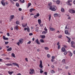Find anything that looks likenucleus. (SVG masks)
Returning <instances> with one entry per match:
<instances>
[{"mask_svg": "<svg viewBox=\"0 0 75 75\" xmlns=\"http://www.w3.org/2000/svg\"><path fill=\"white\" fill-rule=\"evenodd\" d=\"M56 8H57V6H51L50 7V9L53 11H56Z\"/></svg>", "mask_w": 75, "mask_h": 75, "instance_id": "obj_1", "label": "nucleus"}, {"mask_svg": "<svg viewBox=\"0 0 75 75\" xmlns=\"http://www.w3.org/2000/svg\"><path fill=\"white\" fill-rule=\"evenodd\" d=\"M72 0H68V1H67L66 3L67 4V5H69V6H72V4L70 3V2H72Z\"/></svg>", "mask_w": 75, "mask_h": 75, "instance_id": "obj_2", "label": "nucleus"}, {"mask_svg": "<svg viewBox=\"0 0 75 75\" xmlns=\"http://www.w3.org/2000/svg\"><path fill=\"white\" fill-rule=\"evenodd\" d=\"M30 71L29 72V74L32 75L34 74V69H30Z\"/></svg>", "mask_w": 75, "mask_h": 75, "instance_id": "obj_3", "label": "nucleus"}, {"mask_svg": "<svg viewBox=\"0 0 75 75\" xmlns=\"http://www.w3.org/2000/svg\"><path fill=\"white\" fill-rule=\"evenodd\" d=\"M40 64L39 65V67L41 68H42L43 67V66H42V62L41 60H40Z\"/></svg>", "mask_w": 75, "mask_h": 75, "instance_id": "obj_4", "label": "nucleus"}, {"mask_svg": "<svg viewBox=\"0 0 75 75\" xmlns=\"http://www.w3.org/2000/svg\"><path fill=\"white\" fill-rule=\"evenodd\" d=\"M69 12H70L71 13V14H72V13H73L74 14L75 13V10L73 9H70L69 10Z\"/></svg>", "mask_w": 75, "mask_h": 75, "instance_id": "obj_5", "label": "nucleus"}, {"mask_svg": "<svg viewBox=\"0 0 75 75\" xmlns=\"http://www.w3.org/2000/svg\"><path fill=\"white\" fill-rule=\"evenodd\" d=\"M24 30L25 31L27 30L28 32H30V28L28 26H27V28H24Z\"/></svg>", "mask_w": 75, "mask_h": 75, "instance_id": "obj_6", "label": "nucleus"}, {"mask_svg": "<svg viewBox=\"0 0 75 75\" xmlns=\"http://www.w3.org/2000/svg\"><path fill=\"white\" fill-rule=\"evenodd\" d=\"M35 42H36L37 44H39V45H40V44H41L40 43V42H39V41H38V39H37L36 40Z\"/></svg>", "mask_w": 75, "mask_h": 75, "instance_id": "obj_7", "label": "nucleus"}, {"mask_svg": "<svg viewBox=\"0 0 75 75\" xmlns=\"http://www.w3.org/2000/svg\"><path fill=\"white\" fill-rule=\"evenodd\" d=\"M23 39H21L19 40V42L21 44H23Z\"/></svg>", "mask_w": 75, "mask_h": 75, "instance_id": "obj_8", "label": "nucleus"}, {"mask_svg": "<svg viewBox=\"0 0 75 75\" xmlns=\"http://www.w3.org/2000/svg\"><path fill=\"white\" fill-rule=\"evenodd\" d=\"M1 4H2V5L3 6H6V4H5V3H4V1H2L1 2Z\"/></svg>", "mask_w": 75, "mask_h": 75, "instance_id": "obj_9", "label": "nucleus"}, {"mask_svg": "<svg viewBox=\"0 0 75 75\" xmlns=\"http://www.w3.org/2000/svg\"><path fill=\"white\" fill-rule=\"evenodd\" d=\"M12 64H13L14 66H17V67H18V68L19 67V65H18V64L14 63H13Z\"/></svg>", "mask_w": 75, "mask_h": 75, "instance_id": "obj_10", "label": "nucleus"}, {"mask_svg": "<svg viewBox=\"0 0 75 75\" xmlns=\"http://www.w3.org/2000/svg\"><path fill=\"white\" fill-rule=\"evenodd\" d=\"M66 37L67 38H68L67 42H68L69 43L71 42V38H69L68 37H67V36H66Z\"/></svg>", "mask_w": 75, "mask_h": 75, "instance_id": "obj_11", "label": "nucleus"}, {"mask_svg": "<svg viewBox=\"0 0 75 75\" xmlns=\"http://www.w3.org/2000/svg\"><path fill=\"white\" fill-rule=\"evenodd\" d=\"M3 38L4 40H8V38H6L5 36H3Z\"/></svg>", "mask_w": 75, "mask_h": 75, "instance_id": "obj_12", "label": "nucleus"}, {"mask_svg": "<svg viewBox=\"0 0 75 75\" xmlns=\"http://www.w3.org/2000/svg\"><path fill=\"white\" fill-rule=\"evenodd\" d=\"M18 26L17 25L14 28V30H18Z\"/></svg>", "mask_w": 75, "mask_h": 75, "instance_id": "obj_13", "label": "nucleus"}, {"mask_svg": "<svg viewBox=\"0 0 75 75\" xmlns=\"http://www.w3.org/2000/svg\"><path fill=\"white\" fill-rule=\"evenodd\" d=\"M48 17H49V21H50L51 20V14H49L48 15Z\"/></svg>", "mask_w": 75, "mask_h": 75, "instance_id": "obj_14", "label": "nucleus"}, {"mask_svg": "<svg viewBox=\"0 0 75 75\" xmlns=\"http://www.w3.org/2000/svg\"><path fill=\"white\" fill-rule=\"evenodd\" d=\"M27 23L22 24V26L23 27H27Z\"/></svg>", "mask_w": 75, "mask_h": 75, "instance_id": "obj_15", "label": "nucleus"}, {"mask_svg": "<svg viewBox=\"0 0 75 75\" xmlns=\"http://www.w3.org/2000/svg\"><path fill=\"white\" fill-rule=\"evenodd\" d=\"M10 20H12V19H13L14 18V15H12L11 16H10Z\"/></svg>", "mask_w": 75, "mask_h": 75, "instance_id": "obj_16", "label": "nucleus"}, {"mask_svg": "<svg viewBox=\"0 0 75 75\" xmlns=\"http://www.w3.org/2000/svg\"><path fill=\"white\" fill-rule=\"evenodd\" d=\"M62 52H65V51H66V50L64 48V47H62Z\"/></svg>", "mask_w": 75, "mask_h": 75, "instance_id": "obj_17", "label": "nucleus"}, {"mask_svg": "<svg viewBox=\"0 0 75 75\" xmlns=\"http://www.w3.org/2000/svg\"><path fill=\"white\" fill-rule=\"evenodd\" d=\"M50 31H53L55 30V29L52 28H50Z\"/></svg>", "mask_w": 75, "mask_h": 75, "instance_id": "obj_18", "label": "nucleus"}, {"mask_svg": "<svg viewBox=\"0 0 75 75\" xmlns=\"http://www.w3.org/2000/svg\"><path fill=\"white\" fill-rule=\"evenodd\" d=\"M34 10H35V9L33 8H32L30 9V13H31L32 12V11H34Z\"/></svg>", "mask_w": 75, "mask_h": 75, "instance_id": "obj_19", "label": "nucleus"}, {"mask_svg": "<svg viewBox=\"0 0 75 75\" xmlns=\"http://www.w3.org/2000/svg\"><path fill=\"white\" fill-rule=\"evenodd\" d=\"M14 72L13 71L10 72V71H8V73L9 74H10V75H12V74H13Z\"/></svg>", "mask_w": 75, "mask_h": 75, "instance_id": "obj_20", "label": "nucleus"}, {"mask_svg": "<svg viewBox=\"0 0 75 75\" xmlns=\"http://www.w3.org/2000/svg\"><path fill=\"white\" fill-rule=\"evenodd\" d=\"M38 29H39V27H36V28L35 31H36V32H38V31H39V30H38Z\"/></svg>", "mask_w": 75, "mask_h": 75, "instance_id": "obj_21", "label": "nucleus"}, {"mask_svg": "<svg viewBox=\"0 0 75 75\" xmlns=\"http://www.w3.org/2000/svg\"><path fill=\"white\" fill-rule=\"evenodd\" d=\"M54 17H58V13H55L54 14Z\"/></svg>", "mask_w": 75, "mask_h": 75, "instance_id": "obj_22", "label": "nucleus"}, {"mask_svg": "<svg viewBox=\"0 0 75 75\" xmlns=\"http://www.w3.org/2000/svg\"><path fill=\"white\" fill-rule=\"evenodd\" d=\"M11 50H12V48L11 47L7 50V51H11Z\"/></svg>", "mask_w": 75, "mask_h": 75, "instance_id": "obj_23", "label": "nucleus"}, {"mask_svg": "<svg viewBox=\"0 0 75 75\" xmlns=\"http://www.w3.org/2000/svg\"><path fill=\"white\" fill-rule=\"evenodd\" d=\"M56 3L57 4H60V1L59 0H57L56 1Z\"/></svg>", "mask_w": 75, "mask_h": 75, "instance_id": "obj_24", "label": "nucleus"}, {"mask_svg": "<svg viewBox=\"0 0 75 75\" xmlns=\"http://www.w3.org/2000/svg\"><path fill=\"white\" fill-rule=\"evenodd\" d=\"M47 32H45V31H43V32H42V34H43V35H45V34H47Z\"/></svg>", "mask_w": 75, "mask_h": 75, "instance_id": "obj_25", "label": "nucleus"}, {"mask_svg": "<svg viewBox=\"0 0 75 75\" xmlns=\"http://www.w3.org/2000/svg\"><path fill=\"white\" fill-rule=\"evenodd\" d=\"M20 2L21 3H24L25 2V1L24 0H20Z\"/></svg>", "mask_w": 75, "mask_h": 75, "instance_id": "obj_26", "label": "nucleus"}, {"mask_svg": "<svg viewBox=\"0 0 75 75\" xmlns=\"http://www.w3.org/2000/svg\"><path fill=\"white\" fill-rule=\"evenodd\" d=\"M38 22L39 24V25H40V24H41V20L38 19Z\"/></svg>", "mask_w": 75, "mask_h": 75, "instance_id": "obj_27", "label": "nucleus"}, {"mask_svg": "<svg viewBox=\"0 0 75 75\" xmlns=\"http://www.w3.org/2000/svg\"><path fill=\"white\" fill-rule=\"evenodd\" d=\"M31 6V3H29L28 4V8L30 6Z\"/></svg>", "mask_w": 75, "mask_h": 75, "instance_id": "obj_28", "label": "nucleus"}, {"mask_svg": "<svg viewBox=\"0 0 75 75\" xmlns=\"http://www.w3.org/2000/svg\"><path fill=\"white\" fill-rule=\"evenodd\" d=\"M11 56H12L13 57H14V58H16V57H15V54H14V53H12Z\"/></svg>", "mask_w": 75, "mask_h": 75, "instance_id": "obj_29", "label": "nucleus"}, {"mask_svg": "<svg viewBox=\"0 0 75 75\" xmlns=\"http://www.w3.org/2000/svg\"><path fill=\"white\" fill-rule=\"evenodd\" d=\"M16 24L18 25V24H20V22L18 21H17L16 22Z\"/></svg>", "mask_w": 75, "mask_h": 75, "instance_id": "obj_30", "label": "nucleus"}, {"mask_svg": "<svg viewBox=\"0 0 75 75\" xmlns=\"http://www.w3.org/2000/svg\"><path fill=\"white\" fill-rule=\"evenodd\" d=\"M40 42H44V40H43V39H41L40 40Z\"/></svg>", "mask_w": 75, "mask_h": 75, "instance_id": "obj_31", "label": "nucleus"}, {"mask_svg": "<svg viewBox=\"0 0 75 75\" xmlns=\"http://www.w3.org/2000/svg\"><path fill=\"white\" fill-rule=\"evenodd\" d=\"M40 74H42V73L44 71L43 70H42V69H40Z\"/></svg>", "mask_w": 75, "mask_h": 75, "instance_id": "obj_32", "label": "nucleus"}, {"mask_svg": "<svg viewBox=\"0 0 75 75\" xmlns=\"http://www.w3.org/2000/svg\"><path fill=\"white\" fill-rule=\"evenodd\" d=\"M65 33L66 34H67L68 33V31L66 30L65 31Z\"/></svg>", "mask_w": 75, "mask_h": 75, "instance_id": "obj_33", "label": "nucleus"}, {"mask_svg": "<svg viewBox=\"0 0 75 75\" xmlns=\"http://www.w3.org/2000/svg\"><path fill=\"white\" fill-rule=\"evenodd\" d=\"M42 38H45V35H42L41 36Z\"/></svg>", "mask_w": 75, "mask_h": 75, "instance_id": "obj_34", "label": "nucleus"}, {"mask_svg": "<svg viewBox=\"0 0 75 75\" xmlns=\"http://www.w3.org/2000/svg\"><path fill=\"white\" fill-rule=\"evenodd\" d=\"M16 5L17 6V7H19L20 5H19V4L18 3H17L16 4Z\"/></svg>", "mask_w": 75, "mask_h": 75, "instance_id": "obj_35", "label": "nucleus"}, {"mask_svg": "<svg viewBox=\"0 0 75 75\" xmlns=\"http://www.w3.org/2000/svg\"><path fill=\"white\" fill-rule=\"evenodd\" d=\"M45 50H49V49L48 48V47H45Z\"/></svg>", "mask_w": 75, "mask_h": 75, "instance_id": "obj_36", "label": "nucleus"}, {"mask_svg": "<svg viewBox=\"0 0 75 75\" xmlns=\"http://www.w3.org/2000/svg\"><path fill=\"white\" fill-rule=\"evenodd\" d=\"M62 62H63V63H64V64H65V59H63L62 60Z\"/></svg>", "mask_w": 75, "mask_h": 75, "instance_id": "obj_37", "label": "nucleus"}, {"mask_svg": "<svg viewBox=\"0 0 75 75\" xmlns=\"http://www.w3.org/2000/svg\"><path fill=\"white\" fill-rule=\"evenodd\" d=\"M61 11L62 12H64V9L63 8H62L61 9Z\"/></svg>", "mask_w": 75, "mask_h": 75, "instance_id": "obj_38", "label": "nucleus"}, {"mask_svg": "<svg viewBox=\"0 0 75 75\" xmlns=\"http://www.w3.org/2000/svg\"><path fill=\"white\" fill-rule=\"evenodd\" d=\"M16 44L17 45H18V46H20V43L18 42L16 43Z\"/></svg>", "mask_w": 75, "mask_h": 75, "instance_id": "obj_39", "label": "nucleus"}, {"mask_svg": "<svg viewBox=\"0 0 75 75\" xmlns=\"http://www.w3.org/2000/svg\"><path fill=\"white\" fill-rule=\"evenodd\" d=\"M51 73L53 74L54 73H55V71L54 70H52L51 71Z\"/></svg>", "mask_w": 75, "mask_h": 75, "instance_id": "obj_40", "label": "nucleus"}, {"mask_svg": "<svg viewBox=\"0 0 75 75\" xmlns=\"http://www.w3.org/2000/svg\"><path fill=\"white\" fill-rule=\"evenodd\" d=\"M67 53H68V52H65L64 53V54L65 55H67Z\"/></svg>", "mask_w": 75, "mask_h": 75, "instance_id": "obj_41", "label": "nucleus"}, {"mask_svg": "<svg viewBox=\"0 0 75 75\" xmlns=\"http://www.w3.org/2000/svg\"><path fill=\"white\" fill-rule=\"evenodd\" d=\"M62 35H61L59 36L58 38H62Z\"/></svg>", "mask_w": 75, "mask_h": 75, "instance_id": "obj_42", "label": "nucleus"}, {"mask_svg": "<svg viewBox=\"0 0 75 75\" xmlns=\"http://www.w3.org/2000/svg\"><path fill=\"white\" fill-rule=\"evenodd\" d=\"M74 44H75V43L74 42V41H72L71 42V45Z\"/></svg>", "mask_w": 75, "mask_h": 75, "instance_id": "obj_43", "label": "nucleus"}, {"mask_svg": "<svg viewBox=\"0 0 75 75\" xmlns=\"http://www.w3.org/2000/svg\"><path fill=\"white\" fill-rule=\"evenodd\" d=\"M31 41H29V42L27 43V44H31Z\"/></svg>", "mask_w": 75, "mask_h": 75, "instance_id": "obj_44", "label": "nucleus"}, {"mask_svg": "<svg viewBox=\"0 0 75 75\" xmlns=\"http://www.w3.org/2000/svg\"><path fill=\"white\" fill-rule=\"evenodd\" d=\"M44 30H45V31H47L48 30H47V28H46V27H45V28Z\"/></svg>", "mask_w": 75, "mask_h": 75, "instance_id": "obj_45", "label": "nucleus"}, {"mask_svg": "<svg viewBox=\"0 0 75 75\" xmlns=\"http://www.w3.org/2000/svg\"><path fill=\"white\" fill-rule=\"evenodd\" d=\"M29 35L30 36H31V35H33V33H29Z\"/></svg>", "mask_w": 75, "mask_h": 75, "instance_id": "obj_46", "label": "nucleus"}, {"mask_svg": "<svg viewBox=\"0 0 75 75\" xmlns=\"http://www.w3.org/2000/svg\"><path fill=\"white\" fill-rule=\"evenodd\" d=\"M51 4H52V3L50 2L49 4H48V5L51 6Z\"/></svg>", "mask_w": 75, "mask_h": 75, "instance_id": "obj_47", "label": "nucleus"}, {"mask_svg": "<svg viewBox=\"0 0 75 75\" xmlns=\"http://www.w3.org/2000/svg\"><path fill=\"white\" fill-rule=\"evenodd\" d=\"M8 42H5V43L6 45H7V44H8V43H9Z\"/></svg>", "mask_w": 75, "mask_h": 75, "instance_id": "obj_48", "label": "nucleus"}, {"mask_svg": "<svg viewBox=\"0 0 75 75\" xmlns=\"http://www.w3.org/2000/svg\"><path fill=\"white\" fill-rule=\"evenodd\" d=\"M47 57H48V58H50L51 57V56H50V55L49 54H47Z\"/></svg>", "mask_w": 75, "mask_h": 75, "instance_id": "obj_49", "label": "nucleus"}, {"mask_svg": "<svg viewBox=\"0 0 75 75\" xmlns=\"http://www.w3.org/2000/svg\"><path fill=\"white\" fill-rule=\"evenodd\" d=\"M6 65H7L8 66H10V65H11V64H6Z\"/></svg>", "mask_w": 75, "mask_h": 75, "instance_id": "obj_50", "label": "nucleus"}, {"mask_svg": "<svg viewBox=\"0 0 75 75\" xmlns=\"http://www.w3.org/2000/svg\"><path fill=\"white\" fill-rule=\"evenodd\" d=\"M36 16L38 17H39L40 16V14L39 13H37V15H36Z\"/></svg>", "mask_w": 75, "mask_h": 75, "instance_id": "obj_51", "label": "nucleus"}, {"mask_svg": "<svg viewBox=\"0 0 75 75\" xmlns=\"http://www.w3.org/2000/svg\"><path fill=\"white\" fill-rule=\"evenodd\" d=\"M69 55L70 57H72V53H70Z\"/></svg>", "mask_w": 75, "mask_h": 75, "instance_id": "obj_52", "label": "nucleus"}, {"mask_svg": "<svg viewBox=\"0 0 75 75\" xmlns=\"http://www.w3.org/2000/svg\"><path fill=\"white\" fill-rule=\"evenodd\" d=\"M18 10L19 11H22V9H21V8H19Z\"/></svg>", "mask_w": 75, "mask_h": 75, "instance_id": "obj_53", "label": "nucleus"}, {"mask_svg": "<svg viewBox=\"0 0 75 75\" xmlns=\"http://www.w3.org/2000/svg\"><path fill=\"white\" fill-rule=\"evenodd\" d=\"M51 62H54V60L53 59H51Z\"/></svg>", "mask_w": 75, "mask_h": 75, "instance_id": "obj_54", "label": "nucleus"}, {"mask_svg": "<svg viewBox=\"0 0 75 75\" xmlns=\"http://www.w3.org/2000/svg\"><path fill=\"white\" fill-rule=\"evenodd\" d=\"M38 17L36 15H35V16H34V18H37Z\"/></svg>", "mask_w": 75, "mask_h": 75, "instance_id": "obj_55", "label": "nucleus"}, {"mask_svg": "<svg viewBox=\"0 0 75 75\" xmlns=\"http://www.w3.org/2000/svg\"><path fill=\"white\" fill-rule=\"evenodd\" d=\"M52 58L53 59H55V57L54 56H53L52 57Z\"/></svg>", "mask_w": 75, "mask_h": 75, "instance_id": "obj_56", "label": "nucleus"}, {"mask_svg": "<svg viewBox=\"0 0 75 75\" xmlns=\"http://www.w3.org/2000/svg\"><path fill=\"white\" fill-rule=\"evenodd\" d=\"M71 46L72 47H73V48H75V46H74V45H71Z\"/></svg>", "mask_w": 75, "mask_h": 75, "instance_id": "obj_57", "label": "nucleus"}, {"mask_svg": "<svg viewBox=\"0 0 75 75\" xmlns=\"http://www.w3.org/2000/svg\"><path fill=\"white\" fill-rule=\"evenodd\" d=\"M60 48V45H59L58 46V49H59Z\"/></svg>", "mask_w": 75, "mask_h": 75, "instance_id": "obj_58", "label": "nucleus"}, {"mask_svg": "<svg viewBox=\"0 0 75 75\" xmlns=\"http://www.w3.org/2000/svg\"><path fill=\"white\" fill-rule=\"evenodd\" d=\"M7 35L8 36H10V33H7Z\"/></svg>", "mask_w": 75, "mask_h": 75, "instance_id": "obj_59", "label": "nucleus"}, {"mask_svg": "<svg viewBox=\"0 0 75 75\" xmlns=\"http://www.w3.org/2000/svg\"><path fill=\"white\" fill-rule=\"evenodd\" d=\"M57 45H59V42H58L57 44Z\"/></svg>", "mask_w": 75, "mask_h": 75, "instance_id": "obj_60", "label": "nucleus"}, {"mask_svg": "<svg viewBox=\"0 0 75 75\" xmlns=\"http://www.w3.org/2000/svg\"><path fill=\"white\" fill-rule=\"evenodd\" d=\"M68 26L67 25H66L65 26V29H67V28H67V27Z\"/></svg>", "mask_w": 75, "mask_h": 75, "instance_id": "obj_61", "label": "nucleus"}, {"mask_svg": "<svg viewBox=\"0 0 75 75\" xmlns=\"http://www.w3.org/2000/svg\"><path fill=\"white\" fill-rule=\"evenodd\" d=\"M25 60L26 61L28 62V59L27 58H25Z\"/></svg>", "mask_w": 75, "mask_h": 75, "instance_id": "obj_62", "label": "nucleus"}, {"mask_svg": "<svg viewBox=\"0 0 75 75\" xmlns=\"http://www.w3.org/2000/svg\"><path fill=\"white\" fill-rule=\"evenodd\" d=\"M5 4H6V5H7V4H8V3L7 2H5Z\"/></svg>", "mask_w": 75, "mask_h": 75, "instance_id": "obj_63", "label": "nucleus"}, {"mask_svg": "<svg viewBox=\"0 0 75 75\" xmlns=\"http://www.w3.org/2000/svg\"><path fill=\"white\" fill-rule=\"evenodd\" d=\"M3 61V59H0V62H1Z\"/></svg>", "mask_w": 75, "mask_h": 75, "instance_id": "obj_64", "label": "nucleus"}]
</instances>
